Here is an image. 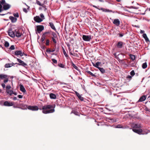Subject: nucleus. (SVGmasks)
Instances as JSON below:
<instances>
[{
    "instance_id": "f257e3e1",
    "label": "nucleus",
    "mask_w": 150,
    "mask_h": 150,
    "mask_svg": "<svg viewBox=\"0 0 150 150\" xmlns=\"http://www.w3.org/2000/svg\"><path fill=\"white\" fill-rule=\"evenodd\" d=\"M55 106V105H54ZM54 106L50 105H46L42 107V112L45 114L52 113L55 111ZM42 110V109H40Z\"/></svg>"
},
{
    "instance_id": "f03ea898",
    "label": "nucleus",
    "mask_w": 150,
    "mask_h": 150,
    "mask_svg": "<svg viewBox=\"0 0 150 150\" xmlns=\"http://www.w3.org/2000/svg\"><path fill=\"white\" fill-rule=\"evenodd\" d=\"M19 105V108L22 109H26L27 108L32 110H37L38 109V107L37 106H29L28 107L27 105L23 103L20 104Z\"/></svg>"
},
{
    "instance_id": "7ed1b4c3",
    "label": "nucleus",
    "mask_w": 150,
    "mask_h": 150,
    "mask_svg": "<svg viewBox=\"0 0 150 150\" xmlns=\"http://www.w3.org/2000/svg\"><path fill=\"white\" fill-rule=\"evenodd\" d=\"M17 61L19 63H16L14 64H17L19 65H21L22 66L25 67L27 65V64L24 62L23 61H22L20 59L18 58H17Z\"/></svg>"
},
{
    "instance_id": "20e7f679",
    "label": "nucleus",
    "mask_w": 150,
    "mask_h": 150,
    "mask_svg": "<svg viewBox=\"0 0 150 150\" xmlns=\"http://www.w3.org/2000/svg\"><path fill=\"white\" fill-rule=\"evenodd\" d=\"M82 38L85 41H89L91 39V35H83L82 36Z\"/></svg>"
},
{
    "instance_id": "39448f33",
    "label": "nucleus",
    "mask_w": 150,
    "mask_h": 150,
    "mask_svg": "<svg viewBox=\"0 0 150 150\" xmlns=\"http://www.w3.org/2000/svg\"><path fill=\"white\" fill-rule=\"evenodd\" d=\"M8 33V35L11 37L14 38L15 37V32L13 31L11 28L9 29Z\"/></svg>"
},
{
    "instance_id": "423d86ee",
    "label": "nucleus",
    "mask_w": 150,
    "mask_h": 150,
    "mask_svg": "<svg viewBox=\"0 0 150 150\" xmlns=\"http://www.w3.org/2000/svg\"><path fill=\"white\" fill-rule=\"evenodd\" d=\"M37 31L38 33H40L41 31L44 29V26L42 25H38L36 26Z\"/></svg>"
},
{
    "instance_id": "0eeeda50",
    "label": "nucleus",
    "mask_w": 150,
    "mask_h": 150,
    "mask_svg": "<svg viewBox=\"0 0 150 150\" xmlns=\"http://www.w3.org/2000/svg\"><path fill=\"white\" fill-rule=\"evenodd\" d=\"M14 105L13 102H10L8 101H5L4 103V105L6 106H13Z\"/></svg>"
},
{
    "instance_id": "6e6552de",
    "label": "nucleus",
    "mask_w": 150,
    "mask_h": 150,
    "mask_svg": "<svg viewBox=\"0 0 150 150\" xmlns=\"http://www.w3.org/2000/svg\"><path fill=\"white\" fill-rule=\"evenodd\" d=\"M34 19L36 22L37 23H40L43 20L42 19L40 18L38 16H36L34 17Z\"/></svg>"
},
{
    "instance_id": "1a4fd4ad",
    "label": "nucleus",
    "mask_w": 150,
    "mask_h": 150,
    "mask_svg": "<svg viewBox=\"0 0 150 150\" xmlns=\"http://www.w3.org/2000/svg\"><path fill=\"white\" fill-rule=\"evenodd\" d=\"M24 53H22L21 50H17L15 52V54L16 55H20L21 56H22L23 55Z\"/></svg>"
},
{
    "instance_id": "9d476101",
    "label": "nucleus",
    "mask_w": 150,
    "mask_h": 150,
    "mask_svg": "<svg viewBox=\"0 0 150 150\" xmlns=\"http://www.w3.org/2000/svg\"><path fill=\"white\" fill-rule=\"evenodd\" d=\"M124 43L122 41H119L116 44L117 47L119 48H121L122 47Z\"/></svg>"
},
{
    "instance_id": "9b49d317",
    "label": "nucleus",
    "mask_w": 150,
    "mask_h": 150,
    "mask_svg": "<svg viewBox=\"0 0 150 150\" xmlns=\"http://www.w3.org/2000/svg\"><path fill=\"white\" fill-rule=\"evenodd\" d=\"M113 23L117 26H119L120 25V21L119 19H115L113 22Z\"/></svg>"
},
{
    "instance_id": "f8f14e48",
    "label": "nucleus",
    "mask_w": 150,
    "mask_h": 150,
    "mask_svg": "<svg viewBox=\"0 0 150 150\" xmlns=\"http://www.w3.org/2000/svg\"><path fill=\"white\" fill-rule=\"evenodd\" d=\"M11 7V6L8 4H5L3 6V8L4 10H6L9 9Z\"/></svg>"
},
{
    "instance_id": "ddd939ff",
    "label": "nucleus",
    "mask_w": 150,
    "mask_h": 150,
    "mask_svg": "<svg viewBox=\"0 0 150 150\" xmlns=\"http://www.w3.org/2000/svg\"><path fill=\"white\" fill-rule=\"evenodd\" d=\"M132 130L134 132L139 134H140L141 133H142V130L141 129H132Z\"/></svg>"
},
{
    "instance_id": "4468645a",
    "label": "nucleus",
    "mask_w": 150,
    "mask_h": 150,
    "mask_svg": "<svg viewBox=\"0 0 150 150\" xmlns=\"http://www.w3.org/2000/svg\"><path fill=\"white\" fill-rule=\"evenodd\" d=\"M15 35L16 37L18 38H19L22 35V33H21L19 30H18L17 31H16V30H15Z\"/></svg>"
},
{
    "instance_id": "2eb2a0df",
    "label": "nucleus",
    "mask_w": 150,
    "mask_h": 150,
    "mask_svg": "<svg viewBox=\"0 0 150 150\" xmlns=\"http://www.w3.org/2000/svg\"><path fill=\"white\" fill-rule=\"evenodd\" d=\"M75 93L79 100L81 101H83V98L82 97L78 92L75 91Z\"/></svg>"
},
{
    "instance_id": "dca6fc26",
    "label": "nucleus",
    "mask_w": 150,
    "mask_h": 150,
    "mask_svg": "<svg viewBox=\"0 0 150 150\" xmlns=\"http://www.w3.org/2000/svg\"><path fill=\"white\" fill-rule=\"evenodd\" d=\"M19 86L20 91L23 93H25L26 92V90L24 86L21 84H20Z\"/></svg>"
},
{
    "instance_id": "f3484780",
    "label": "nucleus",
    "mask_w": 150,
    "mask_h": 150,
    "mask_svg": "<svg viewBox=\"0 0 150 150\" xmlns=\"http://www.w3.org/2000/svg\"><path fill=\"white\" fill-rule=\"evenodd\" d=\"M9 18L11 21L12 23H15L17 20L16 18L12 16H10L9 17Z\"/></svg>"
},
{
    "instance_id": "a211bd4d",
    "label": "nucleus",
    "mask_w": 150,
    "mask_h": 150,
    "mask_svg": "<svg viewBox=\"0 0 150 150\" xmlns=\"http://www.w3.org/2000/svg\"><path fill=\"white\" fill-rule=\"evenodd\" d=\"M143 37L145 39L146 42H149V38H148L147 35L146 34L144 33L143 35Z\"/></svg>"
},
{
    "instance_id": "6ab92c4d",
    "label": "nucleus",
    "mask_w": 150,
    "mask_h": 150,
    "mask_svg": "<svg viewBox=\"0 0 150 150\" xmlns=\"http://www.w3.org/2000/svg\"><path fill=\"white\" fill-rule=\"evenodd\" d=\"M146 98V97L145 96H142L139 99L138 101L142 102L145 100Z\"/></svg>"
},
{
    "instance_id": "aec40b11",
    "label": "nucleus",
    "mask_w": 150,
    "mask_h": 150,
    "mask_svg": "<svg viewBox=\"0 0 150 150\" xmlns=\"http://www.w3.org/2000/svg\"><path fill=\"white\" fill-rule=\"evenodd\" d=\"M50 24V26L51 27V28L54 30L56 31V28L54 24L52 22H50L49 23Z\"/></svg>"
},
{
    "instance_id": "412c9836",
    "label": "nucleus",
    "mask_w": 150,
    "mask_h": 150,
    "mask_svg": "<svg viewBox=\"0 0 150 150\" xmlns=\"http://www.w3.org/2000/svg\"><path fill=\"white\" fill-rule=\"evenodd\" d=\"M50 98L52 99H55L56 98V95L53 93H51L50 94Z\"/></svg>"
},
{
    "instance_id": "4be33fe9",
    "label": "nucleus",
    "mask_w": 150,
    "mask_h": 150,
    "mask_svg": "<svg viewBox=\"0 0 150 150\" xmlns=\"http://www.w3.org/2000/svg\"><path fill=\"white\" fill-rule=\"evenodd\" d=\"M132 127L133 128H139L141 127V126L140 124H133Z\"/></svg>"
},
{
    "instance_id": "5701e85b",
    "label": "nucleus",
    "mask_w": 150,
    "mask_h": 150,
    "mask_svg": "<svg viewBox=\"0 0 150 150\" xmlns=\"http://www.w3.org/2000/svg\"><path fill=\"white\" fill-rule=\"evenodd\" d=\"M101 63L100 62H97L96 63V64H93V66L95 67H96L98 69L100 67H99V66L100 65V64H101Z\"/></svg>"
},
{
    "instance_id": "b1692460",
    "label": "nucleus",
    "mask_w": 150,
    "mask_h": 150,
    "mask_svg": "<svg viewBox=\"0 0 150 150\" xmlns=\"http://www.w3.org/2000/svg\"><path fill=\"white\" fill-rule=\"evenodd\" d=\"M13 64H14L13 63V64H10V63L6 64L5 65V68L10 67H12L13 66Z\"/></svg>"
},
{
    "instance_id": "393cba45",
    "label": "nucleus",
    "mask_w": 150,
    "mask_h": 150,
    "mask_svg": "<svg viewBox=\"0 0 150 150\" xmlns=\"http://www.w3.org/2000/svg\"><path fill=\"white\" fill-rule=\"evenodd\" d=\"M8 76L6 75L1 74H0V78L1 79H3L4 78L6 79L7 78Z\"/></svg>"
},
{
    "instance_id": "a878e982",
    "label": "nucleus",
    "mask_w": 150,
    "mask_h": 150,
    "mask_svg": "<svg viewBox=\"0 0 150 150\" xmlns=\"http://www.w3.org/2000/svg\"><path fill=\"white\" fill-rule=\"evenodd\" d=\"M98 69L102 73L104 74L105 72V70L103 68L100 67Z\"/></svg>"
},
{
    "instance_id": "bb28decb",
    "label": "nucleus",
    "mask_w": 150,
    "mask_h": 150,
    "mask_svg": "<svg viewBox=\"0 0 150 150\" xmlns=\"http://www.w3.org/2000/svg\"><path fill=\"white\" fill-rule=\"evenodd\" d=\"M51 32L52 35L53 36L52 38H57V35L56 33L53 32Z\"/></svg>"
},
{
    "instance_id": "cd10ccee",
    "label": "nucleus",
    "mask_w": 150,
    "mask_h": 150,
    "mask_svg": "<svg viewBox=\"0 0 150 150\" xmlns=\"http://www.w3.org/2000/svg\"><path fill=\"white\" fill-rule=\"evenodd\" d=\"M86 72L88 73V74L91 75L93 77H95L96 76V75L93 74L90 71H86Z\"/></svg>"
},
{
    "instance_id": "c85d7f7f",
    "label": "nucleus",
    "mask_w": 150,
    "mask_h": 150,
    "mask_svg": "<svg viewBox=\"0 0 150 150\" xmlns=\"http://www.w3.org/2000/svg\"><path fill=\"white\" fill-rule=\"evenodd\" d=\"M130 56L131 59L132 60H134L135 59V57L134 55L133 54H130Z\"/></svg>"
},
{
    "instance_id": "c756f323",
    "label": "nucleus",
    "mask_w": 150,
    "mask_h": 150,
    "mask_svg": "<svg viewBox=\"0 0 150 150\" xmlns=\"http://www.w3.org/2000/svg\"><path fill=\"white\" fill-rule=\"evenodd\" d=\"M45 39V35L43 34V35H42L41 38V40L42 42H43Z\"/></svg>"
},
{
    "instance_id": "7c9ffc66",
    "label": "nucleus",
    "mask_w": 150,
    "mask_h": 150,
    "mask_svg": "<svg viewBox=\"0 0 150 150\" xmlns=\"http://www.w3.org/2000/svg\"><path fill=\"white\" fill-rule=\"evenodd\" d=\"M4 46L6 47H9V44L7 41H5L4 43Z\"/></svg>"
},
{
    "instance_id": "2f4dec72",
    "label": "nucleus",
    "mask_w": 150,
    "mask_h": 150,
    "mask_svg": "<svg viewBox=\"0 0 150 150\" xmlns=\"http://www.w3.org/2000/svg\"><path fill=\"white\" fill-rule=\"evenodd\" d=\"M147 67V65L146 62L143 63L142 65V67L143 69H145Z\"/></svg>"
},
{
    "instance_id": "473e14b6",
    "label": "nucleus",
    "mask_w": 150,
    "mask_h": 150,
    "mask_svg": "<svg viewBox=\"0 0 150 150\" xmlns=\"http://www.w3.org/2000/svg\"><path fill=\"white\" fill-rule=\"evenodd\" d=\"M6 91L7 93L10 95H11L13 93V91L11 90H8L7 91Z\"/></svg>"
},
{
    "instance_id": "72a5a7b5",
    "label": "nucleus",
    "mask_w": 150,
    "mask_h": 150,
    "mask_svg": "<svg viewBox=\"0 0 150 150\" xmlns=\"http://www.w3.org/2000/svg\"><path fill=\"white\" fill-rule=\"evenodd\" d=\"M62 50L64 54L66 57H67L68 55L66 53L65 51V50L64 48L62 47Z\"/></svg>"
},
{
    "instance_id": "f704fd0d",
    "label": "nucleus",
    "mask_w": 150,
    "mask_h": 150,
    "mask_svg": "<svg viewBox=\"0 0 150 150\" xmlns=\"http://www.w3.org/2000/svg\"><path fill=\"white\" fill-rule=\"evenodd\" d=\"M72 65L74 68H75L77 70H78V67L76 66L74 64V63H72Z\"/></svg>"
},
{
    "instance_id": "c9c22d12",
    "label": "nucleus",
    "mask_w": 150,
    "mask_h": 150,
    "mask_svg": "<svg viewBox=\"0 0 150 150\" xmlns=\"http://www.w3.org/2000/svg\"><path fill=\"white\" fill-rule=\"evenodd\" d=\"M71 113H74L75 115H78V112L77 111H75V110H72Z\"/></svg>"
},
{
    "instance_id": "e433bc0d",
    "label": "nucleus",
    "mask_w": 150,
    "mask_h": 150,
    "mask_svg": "<svg viewBox=\"0 0 150 150\" xmlns=\"http://www.w3.org/2000/svg\"><path fill=\"white\" fill-rule=\"evenodd\" d=\"M6 3V2L5 0H1L0 1V4H2L3 5L4 4H5Z\"/></svg>"
},
{
    "instance_id": "4c0bfd02",
    "label": "nucleus",
    "mask_w": 150,
    "mask_h": 150,
    "mask_svg": "<svg viewBox=\"0 0 150 150\" xmlns=\"http://www.w3.org/2000/svg\"><path fill=\"white\" fill-rule=\"evenodd\" d=\"M58 66L60 67H61V68H64V65L63 64H61V63H60V64H58Z\"/></svg>"
},
{
    "instance_id": "58836bf2",
    "label": "nucleus",
    "mask_w": 150,
    "mask_h": 150,
    "mask_svg": "<svg viewBox=\"0 0 150 150\" xmlns=\"http://www.w3.org/2000/svg\"><path fill=\"white\" fill-rule=\"evenodd\" d=\"M110 120H111L112 122H115L117 121V119L116 118H110Z\"/></svg>"
},
{
    "instance_id": "ea45409f",
    "label": "nucleus",
    "mask_w": 150,
    "mask_h": 150,
    "mask_svg": "<svg viewBox=\"0 0 150 150\" xmlns=\"http://www.w3.org/2000/svg\"><path fill=\"white\" fill-rule=\"evenodd\" d=\"M13 15L15 17L18 18L19 16L18 13H14L13 14Z\"/></svg>"
},
{
    "instance_id": "a19ab883",
    "label": "nucleus",
    "mask_w": 150,
    "mask_h": 150,
    "mask_svg": "<svg viewBox=\"0 0 150 150\" xmlns=\"http://www.w3.org/2000/svg\"><path fill=\"white\" fill-rule=\"evenodd\" d=\"M11 88V87L10 85H8L6 87V91L9 90Z\"/></svg>"
},
{
    "instance_id": "79ce46f5",
    "label": "nucleus",
    "mask_w": 150,
    "mask_h": 150,
    "mask_svg": "<svg viewBox=\"0 0 150 150\" xmlns=\"http://www.w3.org/2000/svg\"><path fill=\"white\" fill-rule=\"evenodd\" d=\"M135 72L133 70L131 71V72H130V75L132 76H133L135 75Z\"/></svg>"
},
{
    "instance_id": "37998d69",
    "label": "nucleus",
    "mask_w": 150,
    "mask_h": 150,
    "mask_svg": "<svg viewBox=\"0 0 150 150\" xmlns=\"http://www.w3.org/2000/svg\"><path fill=\"white\" fill-rule=\"evenodd\" d=\"M52 61L55 64L57 63V61L55 59H51Z\"/></svg>"
},
{
    "instance_id": "c03bdc74",
    "label": "nucleus",
    "mask_w": 150,
    "mask_h": 150,
    "mask_svg": "<svg viewBox=\"0 0 150 150\" xmlns=\"http://www.w3.org/2000/svg\"><path fill=\"white\" fill-rule=\"evenodd\" d=\"M36 3H37V4L38 5H39V6H42L43 7V5L41 4V3H40V2L39 1H37V2H36Z\"/></svg>"
},
{
    "instance_id": "a18cd8bd",
    "label": "nucleus",
    "mask_w": 150,
    "mask_h": 150,
    "mask_svg": "<svg viewBox=\"0 0 150 150\" xmlns=\"http://www.w3.org/2000/svg\"><path fill=\"white\" fill-rule=\"evenodd\" d=\"M15 49V47L13 45H11L9 48V49L11 50H14Z\"/></svg>"
},
{
    "instance_id": "49530a36",
    "label": "nucleus",
    "mask_w": 150,
    "mask_h": 150,
    "mask_svg": "<svg viewBox=\"0 0 150 150\" xmlns=\"http://www.w3.org/2000/svg\"><path fill=\"white\" fill-rule=\"evenodd\" d=\"M49 42H50L49 40V39L47 40L46 41V45L47 46L49 45Z\"/></svg>"
},
{
    "instance_id": "de8ad7c7",
    "label": "nucleus",
    "mask_w": 150,
    "mask_h": 150,
    "mask_svg": "<svg viewBox=\"0 0 150 150\" xmlns=\"http://www.w3.org/2000/svg\"><path fill=\"white\" fill-rule=\"evenodd\" d=\"M116 127L118 128H123V127L121 125H117Z\"/></svg>"
},
{
    "instance_id": "09e8293b",
    "label": "nucleus",
    "mask_w": 150,
    "mask_h": 150,
    "mask_svg": "<svg viewBox=\"0 0 150 150\" xmlns=\"http://www.w3.org/2000/svg\"><path fill=\"white\" fill-rule=\"evenodd\" d=\"M55 38H52V39L53 41V42L54 43H56V40L55 39Z\"/></svg>"
},
{
    "instance_id": "8fccbe9b",
    "label": "nucleus",
    "mask_w": 150,
    "mask_h": 150,
    "mask_svg": "<svg viewBox=\"0 0 150 150\" xmlns=\"http://www.w3.org/2000/svg\"><path fill=\"white\" fill-rule=\"evenodd\" d=\"M40 16L42 18V20L45 19L44 16L43 14L41 13L40 14Z\"/></svg>"
},
{
    "instance_id": "3c124183",
    "label": "nucleus",
    "mask_w": 150,
    "mask_h": 150,
    "mask_svg": "<svg viewBox=\"0 0 150 150\" xmlns=\"http://www.w3.org/2000/svg\"><path fill=\"white\" fill-rule=\"evenodd\" d=\"M8 81V79L7 78L6 79H4V83H6V82H7Z\"/></svg>"
},
{
    "instance_id": "603ef678",
    "label": "nucleus",
    "mask_w": 150,
    "mask_h": 150,
    "mask_svg": "<svg viewBox=\"0 0 150 150\" xmlns=\"http://www.w3.org/2000/svg\"><path fill=\"white\" fill-rule=\"evenodd\" d=\"M23 10L24 12H25V13H27L28 12V11L27 9L25 8H23Z\"/></svg>"
},
{
    "instance_id": "864d4df0",
    "label": "nucleus",
    "mask_w": 150,
    "mask_h": 150,
    "mask_svg": "<svg viewBox=\"0 0 150 150\" xmlns=\"http://www.w3.org/2000/svg\"><path fill=\"white\" fill-rule=\"evenodd\" d=\"M50 31H48V32H45L44 33V35H46V34H50Z\"/></svg>"
},
{
    "instance_id": "5fc2aeb1",
    "label": "nucleus",
    "mask_w": 150,
    "mask_h": 150,
    "mask_svg": "<svg viewBox=\"0 0 150 150\" xmlns=\"http://www.w3.org/2000/svg\"><path fill=\"white\" fill-rule=\"evenodd\" d=\"M46 52H51V50H50V48H48V49H47L46 50Z\"/></svg>"
},
{
    "instance_id": "6e6d98bb",
    "label": "nucleus",
    "mask_w": 150,
    "mask_h": 150,
    "mask_svg": "<svg viewBox=\"0 0 150 150\" xmlns=\"http://www.w3.org/2000/svg\"><path fill=\"white\" fill-rule=\"evenodd\" d=\"M127 79H129V80H130L132 79V77L130 76H128L127 77Z\"/></svg>"
},
{
    "instance_id": "4d7b16f0",
    "label": "nucleus",
    "mask_w": 150,
    "mask_h": 150,
    "mask_svg": "<svg viewBox=\"0 0 150 150\" xmlns=\"http://www.w3.org/2000/svg\"><path fill=\"white\" fill-rule=\"evenodd\" d=\"M1 86L3 88H5V85L4 83H3L1 84Z\"/></svg>"
},
{
    "instance_id": "13d9d810",
    "label": "nucleus",
    "mask_w": 150,
    "mask_h": 150,
    "mask_svg": "<svg viewBox=\"0 0 150 150\" xmlns=\"http://www.w3.org/2000/svg\"><path fill=\"white\" fill-rule=\"evenodd\" d=\"M2 6L0 4V12H1V11H2Z\"/></svg>"
},
{
    "instance_id": "bf43d9fd",
    "label": "nucleus",
    "mask_w": 150,
    "mask_h": 150,
    "mask_svg": "<svg viewBox=\"0 0 150 150\" xmlns=\"http://www.w3.org/2000/svg\"><path fill=\"white\" fill-rule=\"evenodd\" d=\"M18 97L19 98H23V96L21 95H18Z\"/></svg>"
},
{
    "instance_id": "052dcab7",
    "label": "nucleus",
    "mask_w": 150,
    "mask_h": 150,
    "mask_svg": "<svg viewBox=\"0 0 150 150\" xmlns=\"http://www.w3.org/2000/svg\"><path fill=\"white\" fill-rule=\"evenodd\" d=\"M119 37H122L124 35V34L122 33H119Z\"/></svg>"
},
{
    "instance_id": "680f3d73",
    "label": "nucleus",
    "mask_w": 150,
    "mask_h": 150,
    "mask_svg": "<svg viewBox=\"0 0 150 150\" xmlns=\"http://www.w3.org/2000/svg\"><path fill=\"white\" fill-rule=\"evenodd\" d=\"M144 33V30H141L140 31V33H141V34H142V33Z\"/></svg>"
},
{
    "instance_id": "e2e57ef3",
    "label": "nucleus",
    "mask_w": 150,
    "mask_h": 150,
    "mask_svg": "<svg viewBox=\"0 0 150 150\" xmlns=\"http://www.w3.org/2000/svg\"><path fill=\"white\" fill-rule=\"evenodd\" d=\"M13 99L14 100H17V98L16 97H15L13 98Z\"/></svg>"
},
{
    "instance_id": "0e129e2a",
    "label": "nucleus",
    "mask_w": 150,
    "mask_h": 150,
    "mask_svg": "<svg viewBox=\"0 0 150 150\" xmlns=\"http://www.w3.org/2000/svg\"><path fill=\"white\" fill-rule=\"evenodd\" d=\"M93 7H94V8H97V9H98V7H97L96 6H95V5H93Z\"/></svg>"
},
{
    "instance_id": "69168bd1",
    "label": "nucleus",
    "mask_w": 150,
    "mask_h": 150,
    "mask_svg": "<svg viewBox=\"0 0 150 150\" xmlns=\"http://www.w3.org/2000/svg\"><path fill=\"white\" fill-rule=\"evenodd\" d=\"M12 94H13L15 95H16L17 94V93H16V92H13V93Z\"/></svg>"
},
{
    "instance_id": "338daca9",
    "label": "nucleus",
    "mask_w": 150,
    "mask_h": 150,
    "mask_svg": "<svg viewBox=\"0 0 150 150\" xmlns=\"http://www.w3.org/2000/svg\"><path fill=\"white\" fill-rule=\"evenodd\" d=\"M51 52H54L55 51V49H52V50H51Z\"/></svg>"
},
{
    "instance_id": "774afa93",
    "label": "nucleus",
    "mask_w": 150,
    "mask_h": 150,
    "mask_svg": "<svg viewBox=\"0 0 150 150\" xmlns=\"http://www.w3.org/2000/svg\"><path fill=\"white\" fill-rule=\"evenodd\" d=\"M13 107H14V108H19V107H18L16 106L15 105H13Z\"/></svg>"
}]
</instances>
